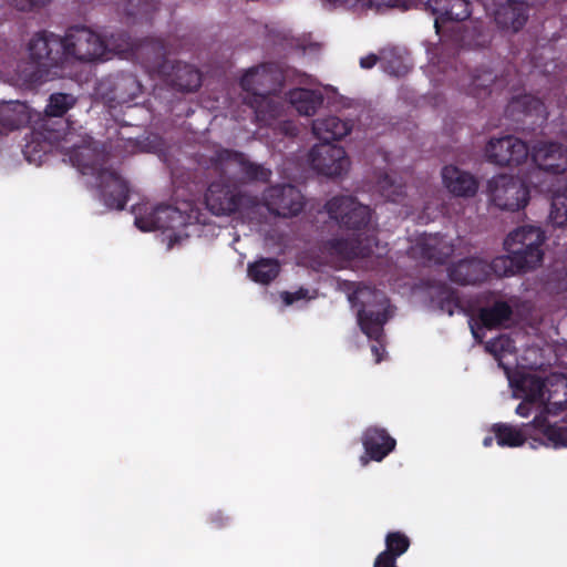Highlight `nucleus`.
Wrapping results in <instances>:
<instances>
[{
	"mask_svg": "<svg viewBox=\"0 0 567 567\" xmlns=\"http://www.w3.org/2000/svg\"><path fill=\"white\" fill-rule=\"evenodd\" d=\"M522 399L516 408L519 416L536 412L532 424L553 446H567V392H512Z\"/></svg>",
	"mask_w": 567,
	"mask_h": 567,
	"instance_id": "obj_1",
	"label": "nucleus"
},
{
	"mask_svg": "<svg viewBox=\"0 0 567 567\" xmlns=\"http://www.w3.org/2000/svg\"><path fill=\"white\" fill-rule=\"evenodd\" d=\"M70 161L83 175H94L107 208L123 210L128 200V184L113 169L101 166V154L89 145L74 146Z\"/></svg>",
	"mask_w": 567,
	"mask_h": 567,
	"instance_id": "obj_2",
	"label": "nucleus"
},
{
	"mask_svg": "<svg viewBox=\"0 0 567 567\" xmlns=\"http://www.w3.org/2000/svg\"><path fill=\"white\" fill-rule=\"evenodd\" d=\"M349 301L353 307H359L358 324L361 331L373 341L371 352L375 363H380L386 353L384 324L390 318L389 300L382 292L364 287L349 295Z\"/></svg>",
	"mask_w": 567,
	"mask_h": 567,
	"instance_id": "obj_3",
	"label": "nucleus"
},
{
	"mask_svg": "<svg viewBox=\"0 0 567 567\" xmlns=\"http://www.w3.org/2000/svg\"><path fill=\"white\" fill-rule=\"evenodd\" d=\"M271 66L261 64L249 69L240 79V86L248 93L246 103L254 110L256 121L265 126H270L274 121L280 118L285 111V102L280 96L272 94L275 87L265 91L259 90L270 76Z\"/></svg>",
	"mask_w": 567,
	"mask_h": 567,
	"instance_id": "obj_4",
	"label": "nucleus"
},
{
	"mask_svg": "<svg viewBox=\"0 0 567 567\" xmlns=\"http://www.w3.org/2000/svg\"><path fill=\"white\" fill-rule=\"evenodd\" d=\"M29 56L37 64L39 80L60 76L65 64V47L62 38L54 33L41 31L35 33L28 45Z\"/></svg>",
	"mask_w": 567,
	"mask_h": 567,
	"instance_id": "obj_5",
	"label": "nucleus"
},
{
	"mask_svg": "<svg viewBox=\"0 0 567 567\" xmlns=\"http://www.w3.org/2000/svg\"><path fill=\"white\" fill-rule=\"evenodd\" d=\"M546 236L537 226H522L511 231L505 241V250L514 255L518 269H535L544 258L543 245Z\"/></svg>",
	"mask_w": 567,
	"mask_h": 567,
	"instance_id": "obj_6",
	"label": "nucleus"
},
{
	"mask_svg": "<svg viewBox=\"0 0 567 567\" xmlns=\"http://www.w3.org/2000/svg\"><path fill=\"white\" fill-rule=\"evenodd\" d=\"M324 209L331 219L348 230H364L371 224V208L350 195L333 196L324 204Z\"/></svg>",
	"mask_w": 567,
	"mask_h": 567,
	"instance_id": "obj_7",
	"label": "nucleus"
},
{
	"mask_svg": "<svg viewBox=\"0 0 567 567\" xmlns=\"http://www.w3.org/2000/svg\"><path fill=\"white\" fill-rule=\"evenodd\" d=\"M65 47V63L78 61H95L105 59V41L86 27H72L62 38Z\"/></svg>",
	"mask_w": 567,
	"mask_h": 567,
	"instance_id": "obj_8",
	"label": "nucleus"
},
{
	"mask_svg": "<svg viewBox=\"0 0 567 567\" xmlns=\"http://www.w3.org/2000/svg\"><path fill=\"white\" fill-rule=\"evenodd\" d=\"M492 202L503 210L517 212L529 202L527 185L514 176L501 174L488 182Z\"/></svg>",
	"mask_w": 567,
	"mask_h": 567,
	"instance_id": "obj_9",
	"label": "nucleus"
},
{
	"mask_svg": "<svg viewBox=\"0 0 567 567\" xmlns=\"http://www.w3.org/2000/svg\"><path fill=\"white\" fill-rule=\"evenodd\" d=\"M498 29L512 33L520 31L529 18V4L524 0H484Z\"/></svg>",
	"mask_w": 567,
	"mask_h": 567,
	"instance_id": "obj_10",
	"label": "nucleus"
},
{
	"mask_svg": "<svg viewBox=\"0 0 567 567\" xmlns=\"http://www.w3.org/2000/svg\"><path fill=\"white\" fill-rule=\"evenodd\" d=\"M210 167L220 175L226 174L230 164H236L245 178L249 182H269L272 173L264 165L250 162L247 156L238 151L219 148L209 158Z\"/></svg>",
	"mask_w": 567,
	"mask_h": 567,
	"instance_id": "obj_11",
	"label": "nucleus"
},
{
	"mask_svg": "<svg viewBox=\"0 0 567 567\" xmlns=\"http://www.w3.org/2000/svg\"><path fill=\"white\" fill-rule=\"evenodd\" d=\"M262 202L270 214L284 218L297 216L305 208L301 192L291 184L268 187L262 194Z\"/></svg>",
	"mask_w": 567,
	"mask_h": 567,
	"instance_id": "obj_12",
	"label": "nucleus"
},
{
	"mask_svg": "<svg viewBox=\"0 0 567 567\" xmlns=\"http://www.w3.org/2000/svg\"><path fill=\"white\" fill-rule=\"evenodd\" d=\"M309 162L313 171L328 177L341 176L350 166L344 148L327 142L310 150Z\"/></svg>",
	"mask_w": 567,
	"mask_h": 567,
	"instance_id": "obj_13",
	"label": "nucleus"
},
{
	"mask_svg": "<svg viewBox=\"0 0 567 567\" xmlns=\"http://www.w3.org/2000/svg\"><path fill=\"white\" fill-rule=\"evenodd\" d=\"M488 162L499 166H518L524 163L529 154V147L522 140L506 135L499 138H491L485 147Z\"/></svg>",
	"mask_w": 567,
	"mask_h": 567,
	"instance_id": "obj_14",
	"label": "nucleus"
},
{
	"mask_svg": "<svg viewBox=\"0 0 567 567\" xmlns=\"http://www.w3.org/2000/svg\"><path fill=\"white\" fill-rule=\"evenodd\" d=\"M167 48L163 40L145 38L138 40L134 58L151 74L168 73L171 61L166 56Z\"/></svg>",
	"mask_w": 567,
	"mask_h": 567,
	"instance_id": "obj_15",
	"label": "nucleus"
},
{
	"mask_svg": "<svg viewBox=\"0 0 567 567\" xmlns=\"http://www.w3.org/2000/svg\"><path fill=\"white\" fill-rule=\"evenodd\" d=\"M241 202L243 195L240 192L223 182H213L205 194L207 208L217 216L230 215L237 212Z\"/></svg>",
	"mask_w": 567,
	"mask_h": 567,
	"instance_id": "obj_16",
	"label": "nucleus"
},
{
	"mask_svg": "<svg viewBox=\"0 0 567 567\" xmlns=\"http://www.w3.org/2000/svg\"><path fill=\"white\" fill-rule=\"evenodd\" d=\"M532 161L540 169L561 174L567 171V147L556 142H538L530 152Z\"/></svg>",
	"mask_w": 567,
	"mask_h": 567,
	"instance_id": "obj_17",
	"label": "nucleus"
},
{
	"mask_svg": "<svg viewBox=\"0 0 567 567\" xmlns=\"http://www.w3.org/2000/svg\"><path fill=\"white\" fill-rule=\"evenodd\" d=\"M365 456H361L363 465L368 458L374 462L383 461L396 446V441L385 429L372 425L367 427L361 437Z\"/></svg>",
	"mask_w": 567,
	"mask_h": 567,
	"instance_id": "obj_18",
	"label": "nucleus"
},
{
	"mask_svg": "<svg viewBox=\"0 0 567 567\" xmlns=\"http://www.w3.org/2000/svg\"><path fill=\"white\" fill-rule=\"evenodd\" d=\"M173 89L181 92H195L202 85V73L192 64L171 61L168 73L161 75Z\"/></svg>",
	"mask_w": 567,
	"mask_h": 567,
	"instance_id": "obj_19",
	"label": "nucleus"
},
{
	"mask_svg": "<svg viewBox=\"0 0 567 567\" xmlns=\"http://www.w3.org/2000/svg\"><path fill=\"white\" fill-rule=\"evenodd\" d=\"M442 181L444 187L455 197H474L478 190L477 178L455 165L442 168Z\"/></svg>",
	"mask_w": 567,
	"mask_h": 567,
	"instance_id": "obj_20",
	"label": "nucleus"
},
{
	"mask_svg": "<svg viewBox=\"0 0 567 567\" xmlns=\"http://www.w3.org/2000/svg\"><path fill=\"white\" fill-rule=\"evenodd\" d=\"M487 277V262L476 257L462 259L449 268L450 280L462 286L481 284Z\"/></svg>",
	"mask_w": 567,
	"mask_h": 567,
	"instance_id": "obj_21",
	"label": "nucleus"
},
{
	"mask_svg": "<svg viewBox=\"0 0 567 567\" xmlns=\"http://www.w3.org/2000/svg\"><path fill=\"white\" fill-rule=\"evenodd\" d=\"M416 249L423 260L443 265L453 255L454 245L445 236L424 235L419 239Z\"/></svg>",
	"mask_w": 567,
	"mask_h": 567,
	"instance_id": "obj_22",
	"label": "nucleus"
},
{
	"mask_svg": "<svg viewBox=\"0 0 567 567\" xmlns=\"http://www.w3.org/2000/svg\"><path fill=\"white\" fill-rule=\"evenodd\" d=\"M352 124L334 115H328L313 121L312 133L321 142L331 143L347 136Z\"/></svg>",
	"mask_w": 567,
	"mask_h": 567,
	"instance_id": "obj_23",
	"label": "nucleus"
},
{
	"mask_svg": "<svg viewBox=\"0 0 567 567\" xmlns=\"http://www.w3.org/2000/svg\"><path fill=\"white\" fill-rule=\"evenodd\" d=\"M372 243L375 244L374 237H368L364 245L359 240L332 238L324 243V248L331 254L346 258H369L373 254Z\"/></svg>",
	"mask_w": 567,
	"mask_h": 567,
	"instance_id": "obj_24",
	"label": "nucleus"
},
{
	"mask_svg": "<svg viewBox=\"0 0 567 567\" xmlns=\"http://www.w3.org/2000/svg\"><path fill=\"white\" fill-rule=\"evenodd\" d=\"M142 92V84L132 73H121L112 82L110 100L120 105L133 102Z\"/></svg>",
	"mask_w": 567,
	"mask_h": 567,
	"instance_id": "obj_25",
	"label": "nucleus"
},
{
	"mask_svg": "<svg viewBox=\"0 0 567 567\" xmlns=\"http://www.w3.org/2000/svg\"><path fill=\"white\" fill-rule=\"evenodd\" d=\"M386 549L380 553L373 567H398L396 558L403 555L410 546V539L400 532H391L385 537Z\"/></svg>",
	"mask_w": 567,
	"mask_h": 567,
	"instance_id": "obj_26",
	"label": "nucleus"
},
{
	"mask_svg": "<svg viewBox=\"0 0 567 567\" xmlns=\"http://www.w3.org/2000/svg\"><path fill=\"white\" fill-rule=\"evenodd\" d=\"M288 100L300 115L312 116L323 104V94L317 90L297 87L288 92Z\"/></svg>",
	"mask_w": 567,
	"mask_h": 567,
	"instance_id": "obj_27",
	"label": "nucleus"
},
{
	"mask_svg": "<svg viewBox=\"0 0 567 567\" xmlns=\"http://www.w3.org/2000/svg\"><path fill=\"white\" fill-rule=\"evenodd\" d=\"M545 105L538 99L529 94L513 97L506 106L505 114L515 121H523L522 116H539L544 113Z\"/></svg>",
	"mask_w": 567,
	"mask_h": 567,
	"instance_id": "obj_28",
	"label": "nucleus"
},
{
	"mask_svg": "<svg viewBox=\"0 0 567 567\" xmlns=\"http://www.w3.org/2000/svg\"><path fill=\"white\" fill-rule=\"evenodd\" d=\"M178 214V210L169 205H159L153 209L147 218L135 217V225L144 231L154 229H168L174 225L172 220Z\"/></svg>",
	"mask_w": 567,
	"mask_h": 567,
	"instance_id": "obj_29",
	"label": "nucleus"
},
{
	"mask_svg": "<svg viewBox=\"0 0 567 567\" xmlns=\"http://www.w3.org/2000/svg\"><path fill=\"white\" fill-rule=\"evenodd\" d=\"M512 315V307L506 301L497 300L492 306L478 310V320L484 328L495 329L509 321Z\"/></svg>",
	"mask_w": 567,
	"mask_h": 567,
	"instance_id": "obj_30",
	"label": "nucleus"
},
{
	"mask_svg": "<svg viewBox=\"0 0 567 567\" xmlns=\"http://www.w3.org/2000/svg\"><path fill=\"white\" fill-rule=\"evenodd\" d=\"M249 278L261 285H268L275 280L280 272V264L276 258H260L248 265Z\"/></svg>",
	"mask_w": 567,
	"mask_h": 567,
	"instance_id": "obj_31",
	"label": "nucleus"
},
{
	"mask_svg": "<svg viewBox=\"0 0 567 567\" xmlns=\"http://www.w3.org/2000/svg\"><path fill=\"white\" fill-rule=\"evenodd\" d=\"M496 80V74L491 68H476L470 74L468 94L481 97L491 93V86Z\"/></svg>",
	"mask_w": 567,
	"mask_h": 567,
	"instance_id": "obj_32",
	"label": "nucleus"
},
{
	"mask_svg": "<svg viewBox=\"0 0 567 567\" xmlns=\"http://www.w3.org/2000/svg\"><path fill=\"white\" fill-rule=\"evenodd\" d=\"M491 432L494 433L496 443L502 447H518L526 441L520 430L507 423L493 424Z\"/></svg>",
	"mask_w": 567,
	"mask_h": 567,
	"instance_id": "obj_33",
	"label": "nucleus"
},
{
	"mask_svg": "<svg viewBox=\"0 0 567 567\" xmlns=\"http://www.w3.org/2000/svg\"><path fill=\"white\" fill-rule=\"evenodd\" d=\"M105 41V54L107 51H115L118 53H130L134 56L135 49L138 40L131 37V34L124 30L115 31L106 35Z\"/></svg>",
	"mask_w": 567,
	"mask_h": 567,
	"instance_id": "obj_34",
	"label": "nucleus"
},
{
	"mask_svg": "<svg viewBox=\"0 0 567 567\" xmlns=\"http://www.w3.org/2000/svg\"><path fill=\"white\" fill-rule=\"evenodd\" d=\"M24 109L25 105L19 102L0 107V123L9 130L19 128L27 122Z\"/></svg>",
	"mask_w": 567,
	"mask_h": 567,
	"instance_id": "obj_35",
	"label": "nucleus"
},
{
	"mask_svg": "<svg viewBox=\"0 0 567 567\" xmlns=\"http://www.w3.org/2000/svg\"><path fill=\"white\" fill-rule=\"evenodd\" d=\"M549 219L557 227L567 225V189H558L553 194Z\"/></svg>",
	"mask_w": 567,
	"mask_h": 567,
	"instance_id": "obj_36",
	"label": "nucleus"
},
{
	"mask_svg": "<svg viewBox=\"0 0 567 567\" xmlns=\"http://www.w3.org/2000/svg\"><path fill=\"white\" fill-rule=\"evenodd\" d=\"M75 99L72 94L68 93H53L50 95L49 102L45 106L47 117H62L73 105Z\"/></svg>",
	"mask_w": 567,
	"mask_h": 567,
	"instance_id": "obj_37",
	"label": "nucleus"
},
{
	"mask_svg": "<svg viewBox=\"0 0 567 567\" xmlns=\"http://www.w3.org/2000/svg\"><path fill=\"white\" fill-rule=\"evenodd\" d=\"M487 266L488 272L493 271L498 277L528 271V269H518V261L514 260V255L509 252L505 256L495 257Z\"/></svg>",
	"mask_w": 567,
	"mask_h": 567,
	"instance_id": "obj_38",
	"label": "nucleus"
},
{
	"mask_svg": "<svg viewBox=\"0 0 567 567\" xmlns=\"http://www.w3.org/2000/svg\"><path fill=\"white\" fill-rule=\"evenodd\" d=\"M454 6L453 0H427L426 7L435 16L434 27L436 33H441L442 25L449 22V11L452 12Z\"/></svg>",
	"mask_w": 567,
	"mask_h": 567,
	"instance_id": "obj_39",
	"label": "nucleus"
},
{
	"mask_svg": "<svg viewBox=\"0 0 567 567\" xmlns=\"http://www.w3.org/2000/svg\"><path fill=\"white\" fill-rule=\"evenodd\" d=\"M153 6L147 0H128L125 12L133 22L148 21L152 18Z\"/></svg>",
	"mask_w": 567,
	"mask_h": 567,
	"instance_id": "obj_40",
	"label": "nucleus"
},
{
	"mask_svg": "<svg viewBox=\"0 0 567 567\" xmlns=\"http://www.w3.org/2000/svg\"><path fill=\"white\" fill-rule=\"evenodd\" d=\"M460 307V299L457 291L452 289L446 284L440 287V308L442 311L447 312L450 316L454 310Z\"/></svg>",
	"mask_w": 567,
	"mask_h": 567,
	"instance_id": "obj_41",
	"label": "nucleus"
},
{
	"mask_svg": "<svg viewBox=\"0 0 567 567\" xmlns=\"http://www.w3.org/2000/svg\"><path fill=\"white\" fill-rule=\"evenodd\" d=\"M454 6L452 12L449 11V22H461L470 18L471 2L468 0H453Z\"/></svg>",
	"mask_w": 567,
	"mask_h": 567,
	"instance_id": "obj_42",
	"label": "nucleus"
},
{
	"mask_svg": "<svg viewBox=\"0 0 567 567\" xmlns=\"http://www.w3.org/2000/svg\"><path fill=\"white\" fill-rule=\"evenodd\" d=\"M379 185L382 192L385 193V196L392 202H396L398 197L404 195L403 186L394 185L388 174L379 181Z\"/></svg>",
	"mask_w": 567,
	"mask_h": 567,
	"instance_id": "obj_43",
	"label": "nucleus"
},
{
	"mask_svg": "<svg viewBox=\"0 0 567 567\" xmlns=\"http://www.w3.org/2000/svg\"><path fill=\"white\" fill-rule=\"evenodd\" d=\"M50 0H10L11 4L19 11H32L44 7Z\"/></svg>",
	"mask_w": 567,
	"mask_h": 567,
	"instance_id": "obj_44",
	"label": "nucleus"
},
{
	"mask_svg": "<svg viewBox=\"0 0 567 567\" xmlns=\"http://www.w3.org/2000/svg\"><path fill=\"white\" fill-rule=\"evenodd\" d=\"M371 4L377 7H388V8H398L402 10H408L410 8L412 0H369Z\"/></svg>",
	"mask_w": 567,
	"mask_h": 567,
	"instance_id": "obj_45",
	"label": "nucleus"
},
{
	"mask_svg": "<svg viewBox=\"0 0 567 567\" xmlns=\"http://www.w3.org/2000/svg\"><path fill=\"white\" fill-rule=\"evenodd\" d=\"M309 290L306 288H299L297 291L290 292L285 291L282 292L281 297L286 305H292L293 302L308 298Z\"/></svg>",
	"mask_w": 567,
	"mask_h": 567,
	"instance_id": "obj_46",
	"label": "nucleus"
},
{
	"mask_svg": "<svg viewBox=\"0 0 567 567\" xmlns=\"http://www.w3.org/2000/svg\"><path fill=\"white\" fill-rule=\"evenodd\" d=\"M499 365L504 369L505 374L507 375L508 383L512 390H527L524 386V380L522 378L517 379L516 377L512 375L511 368L504 365L502 362H499Z\"/></svg>",
	"mask_w": 567,
	"mask_h": 567,
	"instance_id": "obj_47",
	"label": "nucleus"
},
{
	"mask_svg": "<svg viewBox=\"0 0 567 567\" xmlns=\"http://www.w3.org/2000/svg\"><path fill=\"white\" fill-rule=\"evenodd\" d=\"M209 523L214 528L220 529L228 525L229 517L226 516L221 511H218L209 516Z\"/></svg>",
	"mask_w": 567,
	"mask_h": 567,
	"instance_id": "obj_48",
	"label": "nucleus"
},
{
	"mask_svg": "<svg viewBox=\"0 0 567 567\" xmlns=\"http://www.w3.org/2000/svg\"><path fill=\"white\" fill-rule=\"evenodd\" d=\"M379 61V56L374 53H370L367 56L360 59V66L362 69H372Z\"/></svg>",
	"mask_w": 567,
	"mask_h": 567,
	"instance_id": "obj_49",
	"label": "nucleus"
},
{
	"mask_svg": "<svg viewBox=\"0 0 567 567\" xmlns=\"http://www.w3.org/2000/svg\"><path fill=\"white\" fill-rule=\"evenodd\" d=\"M501 351H512V348H514L513 342L509 338H499L497 342L494 344Z\"/></svg>",
	"mask_w": 567,
	"mask_h": 567,
	"instance_id": "obj_50",
	"label": "nucleus"
},
{
	"mask_svg": "<svg viewBox=\"0 0 567 567\" xmlns=\"http://www.w3.org/2000/svg\"><path fill=\"white\" fill-rule=\"evenodd\" d=\"M493 442H494V437H492V436H486V437L483 440V445H484L485 447H489V446H492Z\"/></svg>",
	"mask_w": 567,
	"mask_h": 567,
	"instance_id": "obj_51",
	"label": "nucleus"
},
{
	"mask_svg": "<svg viewBox=\"0 0 567 567\" xmlns=\"http://www.w3.org/2000/svg\"><path fill=\"white\" fill-rule=\"evenodd\" d=\"M385 70L396 76L402 75L405 72V69L404 70H392V69H390V66H386Z\"/></svg>",
	"mask_w": 567,
	"mask_h": 567,
	"instance_id": "obj_52",
	"label": "nucleus"
},
{
	"mask_svg": "<svg viewBox=\"0 0 567 567\" xmlns=\"http://www.w3.org/2000/svg\"><path fill=\"white\" fill-rule=\"evenodd\" d=\"M534 390L542 391V390H547V389H546V385H545L544 381L538 380V384H537V386Z\"/></svg>",
	"mask_w": 567,
	"mask_h": 567,
	"instance_id": "obj_53",
	"label": "nucleus"
},
{
	"mask_svg": "<svg viewBox=\"0 0 567 567\" xmlns=\"http://www.w3.org/2000/svg\"><path fill=\"white\" fill-rule=\"evenodd\" d=\"M566 388H567V380H566Z\"/></svg>",
	"mask_w": 567,
	"mask_h": 567,
	"instance_id": "obj_54",
	"label": "nucleus"
}]
</instances>
